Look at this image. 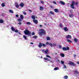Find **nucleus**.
<instances>
[{"label": "nucleus", "instance_id": "c9c22d12", "mask_svg": "<svg viewBox=\"0 0 79 79\" xmlns=\"http://www.w3.org/2000/svg\"><path fill=\"white\" fill-rule=\"evenodd\" d=\"M42 45L43 47H46V45H45V44H42Z\"/></svg>", "mask_w": 79, "mask_h": 79}, {"label": "nucleus", "instance_id": "5fc2aeb1", "mask_svg": "<svg viewBox=\"0 0 79 79\" xmlns=\"http://www.w3.org/2000/svg\"><path fill=\"white\" fill-rule=\"evenodd\" d=\"M50 7L51 8H53V7L52 6H50Z\"/></svg>", "mask_w": 79, "mask_h": 79}, {"label": "nucleus", "instance_id": "6e6d98bb", "mask_svg": "<svg viewBox=\"0 0 79 79\" xmlns=\"http://www.w3.org/2000/svg\"><path fill=\"white\" fill-rule=\"evenodd\" d=\"M56 61H58V63H60V60H56Z\"/></svg>", "mask_w": 79, "mask_h": 79}, {"label": "nucleus", "instance_id": "dca6fc26", "mask_svg": "<svg viewBox=\"0 0 79 79\" xmlns=\"http://www.w3.org/2000/svg\"><path fill=\"white\" fill-rule=\"evenodd\" d=\"M74 72L75 73V74H78L79 73V72L78 71H77V70H75L74 71Z\"/></svg>", "mask_w": 79, "mask_h": 79}, {"label": "nucleus", "instance_id": "9d476101", "mask_svg": "<svg viewBox=\"0 0 79 79\" xmlns=\"http://www.w3.org/2000/svg\"><path fill=\"white\" fill-rule=\"evenodd\" d=\"M66 39H69V38L71 39V38H72V37L71 35H68L66 37Z\"/></svg>", "mask_w": 79, "mask_h": 79}, {"label": "nucleus", "instance_id": "a18cd8bd", "mask_svg": "<svg viewBox=\"0 0 79 79\" xmlns=\"http://www.w3.org/2000/svg\"><path fill=\"white\" fill-rule=\"evenodd\" d=\"M44 59L45 60H48V58H46V57H44Z\"/></svg>", "mask_w": 79, "mask_h": 79}, {"label": "nucleus", "instance_id": "cd10ccee", "mask_svg": "<svg viewBox=\"0 0 79 79\" xmlns=\"http://www.w3.org/2000/svg\"><path fill=\"white\" fill-rule=\"evenodd\" d=\"M74 41H75V42L76 43V42H77L78 40H77V39L74 38Z\"/></svg>", "mask_w": 79, "mask_h": 79}, {"label": "nucleus", "instance_id": "69168bd1", "mask_svg": "<svg viewBox=\"0 0 79 79\" xmlns=\"http://www.w3.org/2000/svg\"><path fill=\"white\" fill-rule=\"evenodd\" d=\"M42 52H44V49H42Z\"/></svg>", "mask_w": 79, "mask_h": 79}, {"label": "nucleus", "instance_id": "f257e3e1", "mask_svg": "<svg viewBox=\"0 0 79 79\" xmlns=\"http://www.w3.org/2000/svg\"><path fill=\"white\" fill-rule=\"evenodd\" d=\"M25 29L26 30L24 31L25 34V35H28V37L30 36L31 37V32L29 31L28 30H27V28H26Z\"/></svg>", "mask_w": 79, "mask_h": 79}, {"label": "nucleus", "instance_id": "680f3d73", "mask_svg": "<svg viewBox=\"0 0 79 79\" xmlns=\"http://www.w3.org/2000/svg\"><path fill=\"white\" fill-rule=\"evenodd\" d=\"M48 61H50V60L48 59Z\"/></svg>", "mask_w": 79, "mask_h": 79}, {"label": "nucleus", "instance_id": "338daca9", "mask_svg": "<svg viewBox=\"0 0 79 79\" xmlns=\"http://www.w3.org/2000/svg\"><path fill=\"white\" fill-rule=\"evenodd\" d=\"M56 54H57V53H56Z\"/></svg>", "mask_w": 79, "mask_h": 79}, {"label": "nucleus", "instance_id": "2f4dec72", "mask_svg": "<svg viewBox=\"0 0 79 79\" xmlns=\"http://www.w3.org/2000/svg\"><path fill=\"white\" fill-rule=\"evenodd\" d=\"M66 50H69V48L68 47V46H66Z\"/></svg>", "mask_w": 79, "mask_h": 79}, {"label": "nucleus", "instance_id": "ea45409f", "mask_svg": "<svg viewBox=\"0 0 79 79\" xmlns=\"http://www.w3.org/2000/svg\"><path fill=\"white\" fill-rule=\"evenodd\" d=\"M15 32L16 33H17V32H19V31L18 30H15Z\"/></svg>", "mask_w": 79, "mask_h": 79}, {"label": "nucleus", "instance_id": "0e129e2a", "mask_svg": "<svg viewBox=\"0 0 79 79\" xmlns=\"http://www.w3.org/2000/svg\"><path fill=\"white\" fill-rule=\"evenodd\" d=\"M40 27H42V25H40Z\"/></svg>", "mask_w": 79, "mask_h": 79}, {"label": "nucleus", "instance_id": "a878e982", "mask_svg": "<svg viewBox=\"0 0 79 79\" xmlns=\"http://www.w3.org/2000/svg\"><path fill=\"white\" fill-rule=\"evenodd\" d=\"M32 18L33 20L34 19H35V16H34V15H32Z\"/></svg>", "mask_w": 79, "mask_h": 79}, {"label": "nucleus", "instance_id": "a19ab883", "mask_svg": "<svg viewBox=\"0 0 79 79\" xmlns=\"http://www.w3.org/2000/svg\"><path fill=\"white\" fill-rule=\"evenodd\" d=\"M59 26L61 27H63V26L62 25V24H60Z\"/></svg>", "mask_w": 79, "mask_h": 79}, {"label": "nucleus", "instance_id": "3c124183", "mask_svg": "<svg viewBox=\"0 0 79 79\" xmlns=\"http://www.w3.org/2000/svg\"><path fill=\"white\" fill-rule=\"evenodd\" d=\"M59 48H61L62 47V46L60 45H59Z\"/></svg>", "mask_w": 79, "mask_h": 79}, {"label": "nucleus", "instance_id": "8fccbe9b", "mask_svg": "<svg viewBox=\"0 0 79 79\" xmlns=\"http://www.w3.org/2000/svg\"><path fill=\"white\" fill-rule=\"evenodd\" d=\"M77 5H78V2H76L75 3V5L77 6Z\"/></svg>", "mask_w": 79, "mask_h": 79}, {"label": "nucleus", "instance_id": "ddd939ff", "mask_svg": "<svg viewBox=\"0 0 79 79\" xmlns=\"http://www.w3.org/2000/svg\"><path fill=\"white\" fill-rule=\"evenodd\" d=\"M42 46V44L41 43H39V48H41Z\"/></svg>", "mask_w": 79, "mask_h": 79}, {"label": "nucleus", "instance_id": "39448f33", "mask_svg": "<svg viewBox=\"0 0 79 79\" xmlns=\"http://www.w3.org/2000/svg\"><path fill=\"white\" fill-rule=\"evenodd\" d=\"M15 6L17 8H18L19 7V5H18V3L17 2H15Z\"/></svg>", "mask_w": 79, "mask_h": 79}, {"label": "nucleus", "instance_id": "aec40b11", "mask_svg": "<svg viewBox=\"0 0 79 79\" xmlns=\"http://www.w3.org/2000/svg\"><path fill=\"white\" fill-rule=\"evenodd\" d=\"M4 21L2 19H0V23H3Z\"/></svg>", "mask_w": 79, "mask_h": 79}, {"label": "nucleus", "instance_id": "7c9ffc66", "mask_svg": "<svg viewBox=\"0 0 79 79\" xmlns=\"http://www.w3.org/2000/svg\"><path fill=\"white\" fill-rule=\"evenodd\" d=\"M47 40H50V38L49 37H47Z\"/></svg>", "mask_w": 79, "mask_h": 79}, {"label": "nucleus", "instance_id": "9b49d317", "mask_svg": "<svg viewBox=\"0 0 79 79\" xmlns=\"http://www.w3.org/2000/svg\"><path fill=\"white\" fill-rule=\"evenodd\" d=\"M54 11L56 13H59L60 12V11H59V10H58V9H54Z\"/></svg>", "mask_w": 79, "mask_h": 79}, {"label": "nucleus", "instance_id": "6e6552de", "mask_svg": "<svg viewBox=\"0 0 79 79\" xmlns=\"http://www.w3.org/2000/svg\"><path fill=\"white\" fill-rule=\"evenodd\" d=\"M19 6H21V7H22V8H23V7H24V5L23 3H21L20 4H19Z\"/></svg>", "mask_w": 79, "mask_h": 79}, {"label": "nucleus", "instance_id": "58836bf2", "mask_svg": "<svg viewBox=\"0 0 79 79\" xmlns=\"http://www.w3.org/2000/svg\"><path fill=\"white\" fill-rule=\"evenodd\" d=\"M46 57H48V58H51V57L49 56H48V55H46Z\"/></svg>", "mask_w": 79, "mask_h": 79}, {"label": "nucleus", "instance_id": "e2e57ef3", "mask_svg": "<svg viewBox=\"0 0 79 79\" xmlns=\"http://www.w3.org/2000/svg\"><path fill=\"white\" fill-rule=\"evenodd\" d=\"M76 55L75 54L74 55V57H76Z\"/></svg>", "mask_w": 79, "mask_h": 79}, {"label": "nucleus", "instance_id": "f03ea898", "mask_svg": "<svg viewBox=\"0 0 79 79\" xmlns=\"http://www.w3.org/2000/svg\"><path fill=\"white\" fill-rule=\"evenodd\" d=\"M41 32H39V34L40 35H46V31L45 30H44L43 29H41Z\"/></svg>", "mask_w": 79, "mask_h": 79}, {"label": "nucleus", "instance_id": "c756f323", "mask_svg": "<svg viewBox=\"0 0 79 79\" xmlns=\"http://www.w3.org/2000/svg\"><path fill=\"white\" fill-rule=\"evenodd\" d=\"M26 24H28V25H31V23L29 22H27L26 23Z\"/></svg>", "mask_w": 79, "mask_h": 79}, {"label": "nucleus", "instance_id": "4468645a", "mask_svg": "<svg viewBox=\"0 0 79 79\" xmlns=\"http://www.w3.org/2000/svg\"><path fill=\"white\" fill-rule=\"evenodd\" d=\"M60 55L61 57H64V56H65L64 54L63 53L60 54Z\"/></svg>", "mask_w": 79, "mask_h": 79}, {"label": "nucleus", "instance_id": "4be33fe9", "mask_svg": "<svg viewBox=\"0 0 79 79\" xmlns=\"http://www.w3.org/2000/svg\"><path fill=\"white\" fill-rule=\"evenodd\" d=\"M58 69H59V68L58 67H56L54 69V70L55 71H56V70H58Z\"/></svg>", "mask_w": 79, "mask_h": 79}, {"label": "nucleus", "instance_id": "7ed1b4c3", "mask_svg": "<svg viewBox=\"0 0 79 79\" xmlns=\"http://www.w3.org/2000/svg\"><path fill=\"white\" fill-rule=\"evenodd\" d=\"M69 64L72 66H76V64H75V63H74V62H73L71 61H69Z\"/></svg>", "mask_w": 79, "mask_h": 79}, {"label": "nucleus", "instance_id": "a211bd4d", "mask_svg": "<svg viewBox=\"0 0 79 79\" xmlns=\"http://www.w3.org/2000/svg\"><path fill=\"white\" fill-rule=\"evenodd\" d=\"M63 78L64 79H68V77L67 76H65Z\"/></svg>", "mask_w": 79, "mask_h": 79}, {"label": "nucleus", "instance_id": "72a5a7b5", "mask_svg": "<svg viewBox=\"0 0 79 79\" xmlns=\"http://www.w3.org/2000/svg\"><path fill=\"white\" fill-rule=\"evenodd\" d=\"M61 64H64V62L63 60H61Z\"/></svg>", "mask_w": 79, "mask_h": 79}, {"label": "nucleus", "instance_id": "f3484780", "mask_svg": "<svg viewBox=\"0 0 79 79\" xmlns=\"http://www.w3.org/2000/svg\"><path fill=\"white\" fill-rule=\"evenodd\" d=\"M40 10H44V7L42 6H40Z\"/></svg>", "mask_w": 79, "mask_h": 79}, {"label": "nucleus", "instance_id": "393cba45", "mask_svg": "<svg viewBox=\"0 0 79 79\" xmlns=\"http://www.w3.org/2000/svg\"><path fill=\"white\" fill-rule=\"evenodd\" d=\"M62 50H63V51H66V48L65 47H63L62 48Z\"/></svg>", "mask_w": 79, "mask_h": 79}, {"label": "nucleus", "instance_id": "09e8293b", "mask_svg": "<svg viewBox=\"0 0 79 79\" xmlns=\"http://www.w3.org/2000/svg\"><path fill=\"white\" fill-rule=\"evenodd\" d=\"M16 17H19V15H18V14H17L16 16H15Z\"/></svg>", "mask_w": 79, "mask_h": 79}, {"label": "nucleus", "instance_id": "423d86ee", "mask_svg": "<svg viewBox=\"0 0 79 79\" xmlns=\"http://www.w3.org/2000/svg\"><path fill=\"white\" fill-rule=\"evenodd\" d=\"M17 21H18V22H19V25H21L22 24V23H21V22H22V20H21V19H17Z\"/></svg>", "mask_w": 79, "mask_h": 79}, {"label": "nucleus", "instance_id": "2eb2a0df", "mask_svg": "<svg viewBox=\"0 0 79 79\" xmlns=\"http://www.w3.org/2000/svg\"><path fill=\"white\" fill-rule=\"evenodd\" d=\"M67 41L68 42H69L70 44H71V43H73V42H72L71 41V40L69 39L67 40Z\"/></svg>", "mask_w": 79, "mask_h": 79}, {"label": "nucleus", "instance_id": "e433bc0d", "mask_svg": "<svg viewBox=\"0 0 79 79\" xmlns=\"http://www.w3.org/2000/svg\"><path fill=\"white\" fill-rule=\"evenodd\" d=\"M33 38L34 39H37V36L35 35L33 36Z\"/></svg>", "mask_w": 79, "mask_h": 79}, {"label": "nucleus", "instance_id": "37998d69", "mask_svg": "<svg viewBox=\"0 0 79 79\" xmlns=\"http://www.w3.org/2000/svg\"><path fill=\"white\" fill-rule=\"evenodd\" d=\"M53 3L54 4H56V2L55 1H53Z\"/></svg>", "mask_w": 79, "mask_h": 79}, {"label": "nucleus", "instance_id": "473e14b6", "mask_svg": "<svg viewBox=\"0 0 79 79\" xmlns=\"http://www.w3.org/2000/svg\"><path fill=\"white\" fill-rule=\"evenodd\" d=\"M45 52L46 53H47L48 52V49H46L45 51Z\"/></svg>", "mask_w": 79, "mask_h": 79}, {"label": "nucleus", "instance_id": "0eeeda50", "mask_svg": "<svg viewBox=\"0 0 79 79\" xmlns=\"http://www.w3.org/2000/svg\"><path fill=\"white\" fill-rule=\"evenodd\" d=\"M33 22L35 24H38V21L36 19H34L33 20Z\"/></svg>", "mask_w": 79, "mask_h": 79}, {"label": "nucleus", "instance_id": "6ab92c4d", "mask_svg": "<svg viewBox=\"0 0 79 79\" xmlns=\"http://www.w3.org/2000/svg\"><path fill=\"white\" fill-rule=\"evenodd\" d=\"M69 16L70 18H73V17L74 16V15H73V14H70L69 15Z\"/></svg>", "mask_w": 79, "mask_h": 79}, {"label": "nucleus", "instance_id": "bf43d9fd", "mask_svg": "<svg viewBox=\"0 0 79 79\" xmlns=\"http://www.w3.org/2000/svg\"><path fill=\"white\" fill-rule=\"evenodd\" d=\"M77 64H79V61H78L77 62Z\"/></svg>", "mask_w": 79, "mask_h": 79}, {"label": "nucleus", "instance_id": "864d4df0", "mask_svg": "<svg viewBox=\"0 0 79 79\" xmlns=\"http://www.w3.org/2000/svg\"><path fill=\"white\" fill-rule=\"evenodd\" d=\"M46 45H48L49 44V43L48 42H47L46 43Z\"/></svg>", "mask_w": 79, "mask_h": 79}, {"label": "nucleus", "instance_id": "13d9d810", "mask_svg": "<svg viewBox=\"0 0 79 79\" xmlns=\"http://www.w3.org/2000/svg\"><path fill=\"white\" fill-rule=\"evenodd\" d=\"M18 33L20 35H21V33L20 32H18Z\"/></svg>", "mask_w": 79, "mask_h": 79}, {"label": "nucleus", "instance_id": "c03bdc74", "mask_svg": "<svg viewBox=\"0 0 79 79\" xmlns=\"http://www.w3.org/2000/svg\"><path fill=\"white\" fill-rule=\"evenodd\" d=\"M52 46H54L55 47H56V44H52Z\"/></svg>", "mask_w": 79, "mask_h": 79}, {"label": "nucleus", "instance_id": "603ef678", "mask_svg": "<svg viewBox=\"0 0 79 79\" xmlns=\"http://www.w3.org/2000/svg\"><path fill=\"white\" fill-rule=\"evenodd\" d=\"M64 68H66V66L65 65H64Z\"/></svg>", "mask_w": 79, "mask_h": 79}, {"label": "nucleus", "instance_id": "c85d7f7f", "mask_svg": "<svg viewBox=\"0 0 79 79\" xmlns=\"http://www.w3.org/2000/svg\"><path fill=\"white\" fill-rule=\"evenodd\" d=\"M1 6H2V7H4V6H5V4H4V3H2L1 4Z\"/></svg>", "mask_w": 79, "mask_h": 79}, {"label": "nucleus", "instance_id": "de8ad7c7", "mask_svg": "<svg viewBox=\"0 0 79 79\" xmlns=\"http://www.w3.org/2000/svg\"><path fill=\"white\" fill-rule=\"evenodd\" d=\"M31 34L32 35H35V33H34V32H33Z\"/></svg>", "mask_w": 79, "mask_h": 79}, {"label": "nucleus", "instance_id": "20e7f679", "mask_svg": "<svg viewBox=\"0 0 79 79\" xmlns=\"http://www.w3.org/2000/svg\"><path fill=\"white\" fill-rule=\"evenodd\" d=\"M75 4V2L74 1H73L72 2V4H71V8H73V9H74L75 8V7H74V4Z\"/></svg>", "mask_w": 79, "mask_h": 79}, {"label": "nucleus", "instance_id": "1a4fd4ad", "mask_svg": "<svg viewBox=\"0 0 79 79\" xmlns=\"http://www.w3.org/2000/svg\"><path fill=\"white\" fill-rule=\"evenodd\" d=\"M64 29L65 32H67L68 31V28L67 27H64Z\"/></svg>", "mask_w": 79, "mask_h": 79}, {"label": "nucleus", "instance_id": "4d7b16f0", "mask_svg": "<svg viewBox=\"0 0 79 79\" xmlns=\"http://www.w3.org/2000/svg\"><path fill=\"white\" fill-rule=\"evenodd\" d=\"M30 44H31V45H34V43H30Z\"/></svg>", "mask_w": 79, "mask_h": 79}, {"label": "nucleus", "instance_id": "79ce46f5", "mask_svg": "<svg viewBox=\"0 0 79 79\" xmlns=\"http://www.w3.org/2000/svg\"><path fill=\"white\" fill-rule=\"evenodd\" d=\"M23 13L25 15H26V12H23Z\"/></svg>", "mask_w": 79, "mask_h": 79}, {"label": "nucleus", "instance_id": "4c0bfd02", "mask_svg": "<svg viewBox=\"0 0 79 79\" xmlns=\"http://www.w3.org/2000/svg\"><path fill=\"white\" fill-rule=\"evenodd\" d=\"M49 45L50 46H53V44H52L51 43H49Z\"/></svg>", "mask_w": 79, "mask_h": 79}, {"label": "nucleus", "instance_id": "5701e85b", "mask_svg": "<svg viewBox=\"0 0 79 79\" xmlns=\"http://www.w3.org/2000/svg\"><path fill=\"white\" fill-rule=\"evenodd\" d=\"M20 17L22 19H24V16H23V15H20Z\"/></svg>", "mask_w": 79, "mask_h": 79}, {"label": "nucleus", "instance_id": "412c9836", "mask_svg": "<svg viewBox=\"0 0 79 79\" xmlns=\"http://www.w3.org/2000/svg\"><path fill=\"white\" fill-rule=\"evenodd\" d=\"M50 13H51V14L52 15H55V14L54 13V12H53L52 11H50Z\"/></svg>", "mask_w": 79, "mask_h": 79}, {"label": "nucleus", "instance_id": "f8f14e48", "mask_svg": "<svg viewBox=\"0 0 79 79\" xmlns=\"http://www.w3.org/2000/svg\"><path fill=\"white\" fill-rule=\"evenodd\" d=\"M60 3L63 5H65V3H64V2H63V1H60Z\"/></svg>", "mask_w": 79, "mask_h": 79}, {"label": "nucleus", "instance_id": "49530a36", "mask_svg": "<svg viewBox=\"0 0 79 79\" xmlns=\"http://www.w3.org/2000/svg\"><path fill=\"white\" fill-rule=\"evenodd\" d=\"M40 2H41L42 4H43V3H44V1H40Z\"/></svg>", "mask_w": 79, "mask_h": 79}, {"label": "nucleus", "instance_id": "b1692460", "mask_svg": "<svg viewBox=\"0 0 79 79\" xmlns=\"http://www.w3.org/2000/svg\"><path fill=\"white\" fill-rule=\"evenodd\" d=\"M11 30L12 31H15V28H14V27H11Z\"/></svg>", "mask_w": 79, "mask_h": 79}, {"label": "nucleus", "instance_id": "052dcab7", "mask_svg": "<svg viewBox=\"0 0 79 79\" xmlns=\"http://www.w3.org/2000/svg\"><path fill=\"white\" fill-rule=\"evenodd\" d=\"M29 11L30 12H31V10H29Z\"/></svg>", "mask_w": 79, "mask_h": 79}, {"label": "nucleus", "instance_id": "bb28decb", "mask_svg": "<svg viewBox=\"0 0 79 79\" xmlns=\"http://www.w3.org/2000/svg\"><path fill=\"white\" fill-rule=\"evenodd\" d=\"M9 11L11 13H13V11L12 10H9Z\"/></svg>", "mask_w": 79, "mask_h": 79}, {"label": "nucleus", "instance_id": "f704fd0d", "mask_svg": "<svg viewBox=\"0 0 79 79\" xmlns=\"http://www.w3.org/2000/svg\"><path fill=\"white\" fill-rule=\"evenodd\" d=\"M23 37L24 39H25L26 40V39H27V38H26V36L25 35H23Z\"/></svg>", "mask_w": 79, "mask_h": 79}]
</instances>
